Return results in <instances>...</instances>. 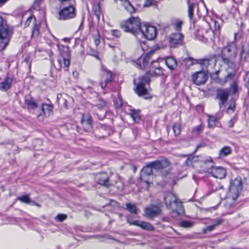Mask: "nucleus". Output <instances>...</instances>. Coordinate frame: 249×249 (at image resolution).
Here are the masks:
<instances>
[{"label":"nucleus","instance_id":"f8f14e48","mask_svg":"<svg viewBox=\"0 0 249 249\" xmlns=\"http://www.w3.org/2000/svg\"><path fill=\"white\" fill-rule=\"evenodd\" d=\"M60 57L63 59L64 66L68 68L70 65L71 54L69 48L68 46L60 45L58 43L57 45Z\"/></svg>","mask_w":249,"mask_h":249},{"label":"nucleus","instance_id":"de8ad7c7","mask_svg":"<svg viewBox=\"0 0 249 249\" xmlns=\"http://www.w3.org/2000/svg\"><path fill=\"white\" fill-rule=\"evenodd\" d=\"M44 0H35L33 5V8L34 9L38 10L40 8V5L43 2Z\"/></svg>","mask_w":249,"mask_h":249},{"label":"nucleus","instance_id":"c03bdc74","mask_svg":"<svg viewBox=\"0 0 249 249\" xmlns=\"http://www.w3.org/2000/svg\"><path fill=\"white\" fill-rule=\"evenodd\" d=\"M96 106L99 108L104 109L107 107V103L105 101L100 99L98 101Z\"/></svg>","mask_w":249,"mask_h":249},{"label":"nucleus","instance_id":"f704fd0d","mask_svg":"<svg viewBox=\"0 0 249 249\" xmlns=\"http://www.w3.org/2000/svg\"><path fill=\"white\" fill-rule=\"evenodd\" d=\"M249 55V44L247 46H243L240 53L241 58L246 60Z\"/></svg>","mask_w":249,"mask_h":249},{"label":"nucleus","instance_id":"a211bd4d","mask_svg":"<svg viewBox=\"0 0 249 249\" xmlns=\"http://www.w3.org/2000/svg\"><path fill=\"white\" fill-rule=\"evenodd\" d=\"M196 61L197 63L201 65L203 68H207L209 66H214L216 63V59L215 55H212L208 58L198 59Z\"/></svg>","mask_w":249,"mask_h":249},{"label":"nucleus","instance_id":"aec40b11","mask_svg":"<svg viewBox=\"0 0 249 249\" xmlns=\"http://www.w3.org/2000/svg\"><path fill=\"white\" fill-rule=\"evenodd\" d=\"M150 165L154 169L160 170L168 167L169 165V163L167 160L163 159L151 162H150Z\"/></svg>","mask_w":249,"mask_h":249},{"label":"nucleus","instance_id":"423d86ee","mask_svg":"<svg viewBox=\"0 0 249 249\" xmlns=\"http://www.w3.org/2000/svg\"><path fill=\"white\" fill-rule=\"evenodd\" d=\"M139 80L135 89V92L139 96H143L145 99L149 98V95L145 87V85L149 84L150 81L148 73H146L145 75L140 77Z\"/></svg>","mask_w":249,"mask_h":249},{"label":"nucleus","instance_id":"4d7b16f0","mask_svg":"<svg viewBox=\"0 0 249 249\" xmlns=\"http://www.w3.org/2000/svg\"><path fill=\"white\" fill-rule=\"evenodd\" d=\"M89 53L90 55L95 57V58H96L98 59H99V57L97 52H96L95 51H92L89 52Z\"/></svg>","mask_w":249,"mask_h":249},{"label":"nucleus","instance_id":"b1692460","mask_svg":"<svg viewBox=\"0 0 249 249\" xmlns=\"http://www.w3.org/2000/svg\"><path fill=\"white\" fill-rule=\"evenodd\" d=\"M12 79L10 77H6L5 79L0 83V89L3 91H6L11 86Z\"/></svg>","mask_w":249,"mask_h":249},{"label":"nucleus","instance_id":"e2e57ef3","mask_svg":"<svg viewBox=\"0 0 249 249\" xmlns=\"http://www.w3.org/2000/svg\"><path fill=\"white\" fill-rule=\"evenodd\" d=\"M59 0V1L61 2V3H64V2H67V1H68V2H69V4H70V2H72V0Z\"/></svg>","mask_w":249,"mask_h":249},{"label":"nucleus","instance_id":"bf43d9fd","mask_svg":"<svg viewBox=\"0 0 249 249\" xmlns=\"http://www.w3.org/2000/svg\"><path fill=\"white\" fill-rule=\"evenodd\" d=\"M193 159H194V158H193L192 159H191L190 158H188L186 161V164L188 166H193Z\"/></svg>","mask_w":249,"mask_h":249},{"label":"nucleus","instance_id":"412c9836","mask_svg":"<svg viewBox=\"0 0 249 249\" xmlns=\"http://www.w3.org/2000/svg\"><path fill=\"white\" fill-rule=\"evenodd\" d=\"M81 122L83 127L86 131L89 132L91 130L92 126L90 116L89 115L83 116Z\"/></svg>","mask_w":249,"mask_h":249},{"label":"nucleus","instance_id":"473e14b6","mask_svg":"<svg viewBox=\"0 0 249 249\" xmlns=\"http://www.w3.org/2000/svg\"><path fill=\"white\" fill-rule=\"evenodd\" d=\"M124 8L131 14L134 13L135 9L132 5L131 4L130 2L126 0L123 3Z\"/></svg>","mask_w":249,"mask_h":249},{"label":"nucleus","instance_id":"6e6d98bb","mask_svg":"<svg viewBox=\"0 0 249 249\" xmlns=\"http://www.w3.org/2000/svg\"><path fill=\"white\" fill-rule=\"evenodd\" d=\"M208 157L206 158V159L202 161L203 164L201 165V167L203 168V170L206 172V167H209L210 164H209L208 163L205 165V162L207 161V160Z\"/></svg>","mask_w":249,"mask_h":249},{"label":"nucleus","instance_id":"1a4fd4ad","mask_svg":"<svg viewBox=\"0 0 249 249\" xmlns=\"http://www.w3.org/2000/svg\"><path fill=\"white\" fill-rule=\"evenodd\" d=\"M154 51H152L145 55L141 56L136 61H132V65L140 69H144L148 65L151 57L153 55Z\"/></svg>","mask_w":249,"mask_h":249},{"label":"nucleus","instance_id":"052dcab7","mask_svg":"<svg viewBox=\"0 0 249 249\" xmlns=\"http://www.w3.org/2000/svg\"><path fill=\"white\" fill-rule=\"evenodd\" d=\"M234 109V106L231 105L228 108L227 111H229V110H231L232 111H233Z\"/></svg>","mask_w":249,"mask_h":249},{"label":"nucleus","instance_id":"774afa93","mask_svg":"<svg viewBox=\"0 0 249 249\" xmlns=\"http://www.w3.org/2000/svg\"><path fill=\"white\" fill-rule=\"evenodd\" d=\"M201 40L203 41H207V39L204 37H203V38Z\"/></svg>","mask_w":249,"mask_h":249},{"label":"nucleus","instance_id":"13d9d810","mask_svg":"<svg viewBox=\"0 0 249 249\" xmlns=\"http://www.w3.org/2000/svg\"><path fill=\"white\" fill-rule=\"evenodd\" d=\"M236 120L234 119H231L228 122L229 126L230 127H233L234 126V122L236 121Z\"/></svg>","mask_w":249,"mask_h":249},{"label":"nucleus","instance_id":"a19ab883","mask_svg":"<svg viewBox=\"0 0 249 249\" xmlns=\"http://www.w3.org/2000/svg\"><path fill=\"white\" fill-rule=\"evenodd\" d=\"M173 130L176 136H178L181 132V128L179 124L176 123L173 126Z\"/></svg>","mask_w":249,"mask_h":249},{"label":"nucleus","instance_id":"9d476101","mask_svg":"<svg viewBox=\"0 0 249 249\" xmlns=\"http://www.w3.org/2000/svg\"><path fill=\"white\" fill-rule=\"evenodd\" d=\"M60 18L63 20L72 18L75 17V9L72 2L68 6L64 7L59 11Z\"/></svg>","mask_w":249,"mask_h":249},{"label":"nucleus","instance_id":"f03ea898","mask_svg":"<svg viewBox=\"0 0 249 249\" xmlns=\"http://www.w3.org/2000/svg\"><path fill=\"white\" fill-rule=\"evenodd\" d=\"M236 33L234 34L233 40L228 42L222 51L221 58L223 62L228 65L232 64L237 56V48L236 44Z\"/></svg>","mask_w":249,"mask_h":249},{"label":"nucleus","instance_id":"4468645a","mask_svg":"<svg viewBox=\"0 0 249 249\" xmlns=\"http://www.w3.org/2000/svg\"><path fill=\"white\" fill-rule=\"evenodd\" d=\"M160 59H158L156 60H152L150 67L148 73L149 75L150 74L152 76H160L163 74V69L159 64V60Z\"/></svg>","mask_w":249,"mask_h":249},{"label":"nucleus","instance_id":"8fccbe9b","mask_svg":"<svg viewBox=\"0 0 249 249\" xmlns=\"http://www.w3.org/2000/svg\"><path fill=\"white\" fill-rule=\"evenodd\" d=\"M67 217V215L64 214H59L56 217L55 220L59 222H62L65 220Z\"/></svg>","mask_w":249,"mask_h":249},{"label":"nucleus","instance_id":"58836bf2","mask_svg":"<svg viewBox=\"0 0 249 249\" xmlns=\"http://www.w3.org/2000/svg\"><path fill=\"white\" fill-rule=\"evenodd\" d=\"M235 74L234 73L230 72L224 78L223 81L219 80L218 82L221 85L225 84L229 79H232L234 77Z\"/></svg>","mask_w":249,"mask_h":249},{"label":"nucleus","instance_id":"e433bc0d","mask_svg":"<svg viewBox=\"0 0 249 249\" xmlns=\"http://www.w3.org/2000/svg\"><path fill=\"white\" fill-rule=\"evenodd\" d=\"M130 115L135 122L137 123L140 120V115L138 111L131 110Z\"/></svg>","mask_w":249,"mask_h":249},{"label":"nucleus","instance_id":"79ce46f5","mask_svg":"<svg viewBox=\"0 0 249 249\" xmlns=\"http://www.w3.org/2000/svg\"><path fill=\"white\" fill-rule=\"evenodd\" d=\"M17 200L20 201L22 202L25 203L27 204H30L32 202V200L27 195L18 197Z\"/></svg>","mask_w":249,"mask_h":249},{"label":"nucleus","instance_id":"5fc2aeb1","mask_svg":"<svg viewBox=\"0 0 249 249\" xmlns=\"http://www.w3.org/2000/svg\"><path fill=\"white\" fill-rule=\"evenodd\" d=\"M115 104L116 107H120L122 105L123 101L121 99L119 98L118 100H116L115 102Z\"/></svg>","mask_w":249,"mask_h":249},{"label":"nucleus","instance_id":"3c124183","mask_svg":"<svg viewBox=\"0 0 249 249\" xmlns=\"http://www.w3.org/2000/svg\"><path fill=\"white\" fill-rule=\"evenodd\" d=\"M62 64H63V59L61 57H60L57 61V63L55 65L56 69L59 70H61L62 67Z\"/></svg>","mask_w":249,"mask_h":249},{"label":"nucleus","instance_id":"7c9ffc66","mask_svg":"<svg viewBox=\"0 0 249 249\" xmlns=\"http://www.w3.org/2000/svg\"><path fill=\"white\" fill-rule=\"evenodd\" d=\"M92 12L96 16L98 20L100 19V17L101 15V10L100 6L98 3H94L92 5Z\"/></svg>","mask_w":249,"mask_h":249},{"label":"nucleus","instance_id":"cd10ccee","mask_svg":"<svg viewBox=\"0 0 249 249\" xmlns=\"http://www.w3.org/2000/svg\"><path fill=\"white\" fill-rule=\"evenodd\" d=\"M208 127L209 128H213L216 126V123L218 119V118L215 116H211L208 115Z\"/></svg>","mask_w":249,"mask_h":249},{"label":"nucleus","instance_id":"9b49d317","mask_svg":"<svg viewBox=\"0 0 249 249\" xmlns=\"http://www.w3.org/2000/svg\"><path fill=\"white\" fill-rule=\"evenodd\" d=\"M160 205L151 204L144 209V216L149 219H153L161 214Z\"/></svg>","mask_w":249,"mask_h":249},{"label":"nucleus","instance_id":"6e6552de","mask_svg":"<svg viewBox=\"0 0 249 249\" xmlns=\"http://www.w3.org/2000/svg\"><path fill=\"white\" fill-rule=\"evenodd\" d=\"M141 32L142 34H139V37L148 40L154 39L156 36L157 33V29L155 26L147 24L142 25Z\"/></svg>","mask_w":249,"mask_h":249},{"label":"nucleus","instance_id":"0e129e2a","mask_svg":"<svg viewBox=\"0 0 249 249\" xmlns=\"http://www.w3.org/2000/svg\"><path fill=\"white\" fill-rule=\"evenodd\" d=\"M246 78L247 79L248 84L249 85V71L246 73Z\"/></svg>","mask_w":249,"mask_h":249},{"label":"nucleus","instance_id":"4be33fe9","mask_svg":"<svg viewBox=\"0 0 249 249\" xmlns=\"http://www.w3.org/2000/svg\"><path fill=\"white\" fill-rule=\"evenodd\" d=\"M104 74H105L106 76V79L104 82H101L100 83L101 87L103 89H104L105 88H106L107 85L112 80V74L110 71L105 70L104 71Z\"/></svg>","mask_w":249,"mask_h":249},{"label":"nucleus","instance_id":"39448f33","mask_svg":"<svg viewBox=\"0 0 249 249\" xmlns=\"http://www.w3.org/2000/svg\"><path fill=\"white\" fill-rule=\"evenodd\" d=\"M210 164L209 167H206V172L211 174L213 177L222 179L224 178L226 175V170L221 167L214 166L213 162L211 157H209L207 161L205 162V165L207 163Z\"/></svg>","mask_w":249,"mask_h":249},{"label":"nucleus","instance_id":"20e7f679","mask_svg":"<svg viewBox=\"0 0 249 249\" xmlns=\"http://www.w3.org/2000/svg\"><path fill=\"white\" fill-rule=\"evenodd\" d=\"M142 26L140 19L138 17H132L123 22L121 25V28L124 32L131 33L137 38L139 37V34H142L141 32Z\"/></svg>","mask_w":249,"mask_h":249},{"label":"nucleus","instance_id":"5701e85b","mask_svg":"<svg viewBox=\"0 0 249 249\" xmlns=\"http://www.w3.org/2000/svg\"><path fill=\"white\" fill-rule=\"evenodd\" d=\"M98 179V183L101 184L103 186H104L107 187H108L109 186V178L107 174L105 173H103L99 175L97 177Z\"/></svg>","mask_w":249,"mask_h":249},{"label":"nucleus","instance_id":"7ed1b4c3","mask_svg":"<svg viewBox=\"0 0 249 249\" xmlns=\"http://www.w3.org/2000/svg\"><path fill=\"white\" fill-rule=\"evenodd\" d=\"M12 34V28L7 24L6 19L0 16V52L8 45Z\"/></svg>","mask_w":249,"mask_h":249},{"label":"nucleus","instance_id":"ddd939ff","mask_svg":"<svg viewBox=\"0 0 249 249\" xmlns=\"http://www.w3.org/2000/svg\"><path fill=\"white\" fill-rule=\"evenodd\" d=\"M153 167L150 165V163L143 167L142 171L140 178L142 181L146 184L148 187L152 182L150 181V178L153 175Z\"/></svg>","mask_w":249,"mask_h":249},{"label":"nucleus","instance_id":"338daca9","mask_svg":"<svg viewBox=\"0 0 249 249\" xmlns=\"http://www.w3.org/2000/svg\"><path fill=\"white\" fill-rule=\"evenodd\" d=\"M63 40L65 42H69L70 41V38H68V37H65V38H63Z\"/></svg>","mask_w":249,"mask_h":249},{"label":"nucleus","instance_id":"bb28decb","mask_svg":"<svg viewBox=\"0 0 249 249\" xmlns=\"http://www.w3.org/2000/svg\"><path fill=\"white\" fill-rule=\"evenodd\" d=\"M25 103L27 106L28 109H34L37 107V104L35 103L30 96H26L25 97Z\"/></svg>","mask_w":249,"mask_h":249},{"label":"nucleus","instance_id":"a878e982","mask_svg":"<svg viewBox=\"0 0 249 249\" xmlns=\"http://www.w3.org/2000/svg\"><path fill=\"white\" fill-rule=\"evenodd\" d=\"M165 64L171 70H174L177 66L176 60L172 57H168L165 59Z\"/></svg>","mask_w":249,"mask_h":249},{"label":"nucleus","instance_id":"a18cd8bd","mask_svg":"<svg viewBox=\"0 0 249 249\" xmlns=\"http://www.w3.org/2000/svg\"><path fill=\"white\" fill-rule=\"evenodd\" d=\"M180 225L182 227L188 228L193 226V223L191 221L183 220L180 222Z\"/></svg>","mask_w":249,"mask_h":249},{"label":"nucleus","instance_id":"4c0bfd02","mask_svg":"<svg viewBox=\"0 0 249 249\" xmlns=\"http://www.w3.org/2000/svg\"><path fill=\"white\" fill-rule=\"evenodd\" d=\"M40 24L34 22V26L32 30V35L33 36H37L39 34Z\"/></svg>","mask_w":249,"mask_h":249},{"label":"nucleus","instance_id":"72a5a7b5","mask_svg":"<svg viewBox=\"0 0 249 249\" xmlns=\"http://www.w3.org/2000/svg\"><path fill=\"white\" fill-rule=\"evenodd\" d=\"M222 223V220L221 219L217 220L215 223L211 226H209L207 227L205 229L203 230V232L206 233L207 231H211L214 230L216 226L221 224Z\"/></svg>","mask_w":249,"mask_h":249},{"label":"nucleus","instance_id":"603ef678","mask_svg":"<svg viewBox=\"0 0 249 249\" xmlns=\"http://www.w3.org/2000/svg\"><path fill=\"white\" fill-rule=\"evenodd\" d=\"M111 33L113 36L117 38L120 37L121 36V33L118 30H112Z\"/></svg>","mask_w":249,"mask_h":249},{"label":"nucleus","instance_id":"ea45409f","mask_svg":"<svg viewBox=\"0 0 249 249\" xmlns=\"http://www.w3.org/2000/svg\"><path fill=\"white\" fill-rule=\"evenodd\" d=\"M188 16L190 19H192L193 16L194 9L195 7V4L191 3L189 1H188Z\"/></svg>","mask_w":249,"mask_h":249},{"label":"nucleus","instance_id":"37998d69","mask_svg":"<svg viewBox=\"0 0 249 249\" xmlns=\"http://www.w3.org/2000/svg\"><path fill=\"white\" fill-rule=\"evenodd\" d=\"M203 130V126L202 124H200L195 127H194L193 129V132L196 135H199Z\"/></svg>","mask_w":249,"mask_h":249},{"label":"nucleus","instance_id":"6ab92c4d","mask_svg":"<svg viewBox=\"0 0 249 249\" xmlns=\"http://www.w3.org/2000/svg\"><path fill=\"white\" fill-rule=\"evenodd\" d=\"M230 91L227 89H219L217 91L216 97L217 99L220 100L219 106L223 105L228 100L230 95Z\"/></svg>","mask_w":249,"mask_h":249},{"label":"nucleus","instance_id":"c85d7f7f","mask_svg":"<svg viewBox=\"0 0 249 249\" xmlns=\"http://www.w3.org/2000/svg\"><path fill=\"white\" fill-rule=\"evenodd\" d=\"M182 24V20L179 19H176L173 20L172 25L174 27V29L177 31L176 33H181Z\"/></svg>","mask_w":249,"mask_h":249},{"label":"nucleus","instance_id":"393cba45","mask_svg":"<svg viewBox=\"0 0 249 249\" xmlns=\"http://www.w3.org/2000/svg\"><path fill=\"white\" fill-rule=\"evenodd\" d=\"M53 107L52 105L43 104L42 105L41 110L45 116H49L53 114Z\"/></svg>","mask_w":249,"mask_h":249},{"label":"nucleus","instance_id":"680f3d73","mask_svg":"<svg viewBox=\"0 0 249 249\" xmlns=\"http://www.w3.org/2000/svg\"><path fill=\"white\" fill-rule=\"evenodd\" d=\"M225 207L226 208H228L229 207H233V204H231V203H228V201H227V203L225 204Z\"/></svg>","mask_w":249,"mask_h":249},{"label":"nucleus","instance_id":"dca6fc26","mask_svg":"<svg viewBox=\"0 0 249 249\" xmlns=\"http://www.w3.org/2000/svg\"><path fill=\"white\" fill-rule=\"evenodd\" d=\"M127 222L130 225H135L141 227L143 230L152 231L154 230V227L150 223L147 222L138 220H132L130 217H127Z\"/></svg>","mask_w":249,"mask_h":249},{"label":"nucleus","instance_id":"09e8293b","mask_svg":"<svg viewBox=\"0 0 249 249\" xmlns=\"http://www.w3.org/2000/svg\"><path fill=\"white\" fill-rule=\"evenodd\" d=\"M36 19L34 16H31L29 17H28V18L27 19V20L25 23V25L27 27L29 26L30 25V23H31V22H32V21H34V22H36Z\"/></svg>","mask_w":249,"mask_h":249},{"label":"nucleus","instance_id":"864d4df0","mask_svg":"<svg viewBox=\"0 0 249 249\" xmlns=\"http://www.w3.org/2000/svg\"><path fill=\"white\" fill-rule=\"evenodd\" d=\"M94 42L96 46L99 45V44L100 43V35L99 33H98V34L94 36Z\"/></svg>","mask_w":249,"mask_h":249},{"label":"nucleus","instance_id":"0eeeda50","mask_svg":"<svg viewBox=\"0 0 249 249\" xmlns=\"http://www.w3.org/2000/svg\"><path fill=\"white\" fill-rule=\"evenodd\" d=\"M242 189V180L240 177L231 180L229 189L228 195L232 200H236Z\"/></svg>","mask_w":249,"mask_h":249},{"label":"nucleus","instance_id":"2eb2a0df","mask_svg":"<svg viewBox=\"0 0 249 249\" xmlns=\"http://www.w3.org/2000/svg\"><path fill=\"white\" fill-rule=\"evenodd\" d=\"M183 36L181 33H173L169 36V45L176 48L182 44Z\"/></svg>","mask_w":249,"mask_h":249},{"label":"nucleus","instance_id":"f3484780","mask_svg":"<svg viewBox=\"0 0 249 249\" xmlns=\"http://www.w3.org/2000/svg\"><path fill=\"white\" fill-rule=\"evenodd\" d=\"M208 75L204 71L196 72L192 75L193 82L197 85H200L205 83L208 79Z\"/></svg>","mask_w":249,"mask_h":249},{"label":"nucleus","instance_id":"c756f323","mask_svg":"<svg viewBox=\"0 0 249 249\" xmlns=\"http://www.w3.org/2000/svg\"><path fill=\"white\" fill-rule=\"evenodd\" d=\"M238 83V81L237 79H235L230 85V90L233 94H235L238 93L239 89H240L239 88Z\"/></svg>","mask_w":249,"mask_h":249},{"label":"nucleus","instance_id":"2f4dec72","mask_svg":"<svg viewBox=\"0 0 249 249\" xmlns=\"http://www.w3.org/2000/svg\"><path fill=\"white\" fill-rule=\"evenodd\" d=\"M231 152V147L225 146L219 151V155L220 157H225L230 154Z\"/></svg>","mask_w":249,"mask_h":249},{"label":"nucleus","instance_id":"49530a36","mask_svg":"<svg viewBox=\"0 0 249 249\" xmlns=\"http://www.w3.org/2000/svg\"><path fill=\"white\" fill-rule=\"evenodd\" d=\"M24 63H25L26 65L28 66L29 69L31 68L32 59L30 55H27L24 58Z\"/></svg>","mask_w":249,"mask_h":249},{"label":"nucleus","instance_id":"69168bd1","mask_svg":"<svg viewBox=\"0 0 249 249\" xmlns=\"http://www.w3.org/2000/svg\"><path fill=\"white\" fill-rule=\"evenodd\" d=\"M9 0H0V5H3Z\"/></svg>","mask_w":249,"mask_h":249},{"label":"nucleus","instance_id":"c9c22d12","mask_svg":"<svg viewBox=\"0 0 249 249\" xmlns=\"http://www.w3.org/2000/svg\"><path fill=\"white\" fill-rule=\"evenodd\" d=\"M126 209L131 213H137V208L135 204L127 203L126 204Z\"/></svg>","mask_w":249,"mask_h":249},{"label":"nucleus","instance_id":"f257e3e1","mask_svg":"<svg viewBox=\"0 0 249 249\" xmlns=\"http://www.w3.org/2000/svg\"><path fill=\"white\" fill-rule=\"evenodd\" d=\"M164 201L167 208L171 210V216L176 218L184 214V210L182 202L179 201L176 196L170 192L167 193L164 197Z\"/></svg>","mask_w":249,"mask_h":249}]
</instances>
